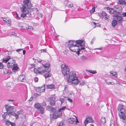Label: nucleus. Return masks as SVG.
Returning a JSON list of instances; mask_svg holds the SVG:
<instances>
[{"instance_id":"1","label":"nucleus","mask_w":126,"mask_h":126,"mask_svg":"<svg viewBox=\"0 0 126 126\" xmlns=\"http://www.w3.org/2000/svg\"><path fill=\"white\" fill-rule=\"evenodd\" d=\"M24 5L20 8V10L22 12L21 16L24 18L25 16L32 17L35 15L36 13H34V11H30L29 9L32 7L31 2L29 0H25L23 1Z\"/></svg>"},{"instance_id":"2","label":"nucleus","mask_w":126,"mask_h":126,"mask_svg":"<svg viewBox=\"0 0 126 126\" xmlns=\"http://www.w3.org/2000/svg\"><path fill=\"white\" fill-rule=\"evenodd\" d=\"M75 42V41L69 40L66 43L65 46L66 47H68L70 50L76 52L77 54L79 55L80 54L79 52L81 50H84L85 48L83 47L80 48L79 47L74 44Z\"/></svg>"},{"instance_id":"3","label":"nucleus","mask_w":126,"mask_h":126,"mask_svg":"<svg viewBox=\"0 0 126 126\" xmlns=\"http://www.w3.org/2000/svg\"><path fill=\"white\" fill-rule=\"evenodd\" d=\"M42 65L45 68L40 67L38 69L34 68V72L36 74H43L47 72H49L51 71V69L49 68L50 64L48 62H45L42 64Z\"/></svg>"},{"instance_id":"4","label":"nucleus","mask_w":126,"mask_h":126,"mask_svg":"<svg viewBox=\"0 0 126 126\" xmlns=\"http://www.w3.org/2000/svg\"><path fill=\"white\" fill-rule=\"evenodd\" d=\"M46 103L45 102H43L41 104L38 103H35L34 105V108L37 109L41 114H43L44 113V107H45Z\"/></svg>"},{"instance_id":"5","label":"nucleus","mask_w":126,"mask_h":126,"mask_svg":"<svg viewBox=\"0 0 126 126\" xmlns=\"http://www.w3.org/2000/svg\"><path fill=\"white\" fill-rule=\"evenodd\" d=\"M5 108L7 111V112L8 113V115L9 116L11 115H13L15 116L16 119H18V116L16 113H13L14 111V107H12L8 105L5 106Z\"/></svg>"},{"instance_id":"6","label":"nucleus","mask_w":126,"mask_h":126,"mask_svg":"<svg viewBox=\"0 0 126 126\" xmlns=\"http://www.w3.org/2000/svg\"><path fill=\"white\" fill-rule=\"evenodd\" d=\"M61 68L63 69L62 72L64 76L68 75L69 72V69L68 67L64 64H62L61 65Z\"/></svg>"},{"instance_id":"7","label":"nucleus","mask_w":126,"mask_h":126,"mask_svg":"<svg viewBox=\"0 0 126 126\" xmlns=\"http://www.w3.org/2000/svg\"><path fill=\"white\" fill-rule=\"evenodd\" d=\"M76 74L75 72L73 71H71L69 72L67 75V79L68 82L73 79L75 77H76Z\"/></svg>"},{"instance_id":"8","label":"nucleus","mask_w":126,"mask_h":126,"mask_svg":"<svg viewBox=\"0 0 126 126\" xmlns=\"http://www.w3.org/2000/svg\"><path fill=\"white\" fill-rule=\"evenodd\" d=\"M62 114V112L60 111H56L50 115V117L51 118L55 119L61 116Z\"/></svg>"},{"instance_id":"9","label":"nucleus","mask_w":126,"mask_h":126,"mask_svg":"<svg viewBox=\"0 0 126 126\" xmlns=\"http://www.w3.org/2000/svg\"><path fill=\"white\" fill-rule=\"evenodd\" d=\"M112 16L113 17H115L116 19L118 21H120V22H120L122 19V17L121 16L120 13L116 11V12L114 13V14H113Z\"/></svg>"},{"instance_id":"10","label":"nucleus","mask_w":126,"mask_h":126,"mask_svg":"<svg viewBox=\"0 0 126 126\" xmlns=\"http://www.w3.org/2000/svg\"><path fill=\"white\" fill-rule=\"evenodd\" d=\"M119 115L120 118L122 120V121L124 123L126 122V113L125 112H119Z\"/></svg>"},{"instance_id":"11","label":"nucleus","mask_w":126,"mask_h":126,"mask_svg":"<svg viewBox=\"0 0 126 126\" xmlns=\"http://www.w3.org/2000/svg\"><path fill=\"white\" fill-rule=\"evenodd\" d=\"M83 41L80 40L76 41L75 43H74V44L77 45L78 47L80 48V47H84L85 46V44L84 43H83Z\"/></svg>"},{"instance_id":"12","label":"nucleus","mask_w":126,"mask_h":126,"mask_svg":"<svg viewBox=\"0 0 126 126\" xmlns=\"http://www.w3.org/2000/svg\"><path fill=\"white\" fill-rule=\"evenodd\" d=\"M55 97L54 95L51 96L49 98V101L50 105L51 106H54L55 104Z\"/></svg>"},{"instance_id":"13","label":"nucleus","mask_w":126,"mask_h":126,"mask_svg":"<svg viewBox=\"0 0 126 126\" xmlns=\"http://www.w3.org/2000/svg\"><path fill=\"white\" fill-rule=\"evenodd\" d=\"M45 85L44 84L43 86H41V88L40 87H36L35 89L37 92H39L40 93L44 92L45 91V89L44 87H45Z\"/></svg>"},{"instance_id":"14","label":"nucleus","mask_w":126,"mask_h":126,"mask_svg":"<svg viewBox=\"0 0 126 126\" xmlns=\"http://www.w3.org/2000/svg\"><path fill=\"white\" fill-rule=\"evenodd\" d=\"M69 82H70L71 83L77 85L79 83L80 81L78 79V78L76 77Z\"/></svg>"},{"instance_id":"15","label":"nucleus","mask_w":126,"mask_h":126,"mask_svg":"<svg viewBox=\"0 0 126 126\" xmlns=\"http://www.w3.org/2000/svg\"><path fill=\"white\" fill-rule=\"evenodd\" d=\"M94 122V120H93L91 117H88L86 118L84 122L85 125L86 126V125L89 123H93Z\"/></svg>"},{"instance_id":"16","label":"nucleus","mask_w":126,"mask_h":126,"mask_svg":"<svg viewBox=\"0 0 126 126\" xmlns=\"http://www.w3.org/2000/svg\"><path fill=\"white\" fill-rule=\"evenodd\" d=\"M117 110L118 111L125 112V110L124 108L123 105L122 104H119Z\"/></svg>"},{"instance_id":"17","label":"nucleus","mask_w":126,"mask_h":126,"mask_svg":"<svg viewBox=\"0 0 126 126\" xmlns=\"http://www.w3.org/2000/svg\"><path fill=\"white\" fill-rule=\"evenodd\" d=\"M106 8L107 10H109V12L110 14H113L114 13L116 12V10H114L112 8H110L109 7H107Z\"/></svg>"},{"instance_id":"18","label":"nucleus","mask_w":126,"mask_h":126,"mask_svg":"<svg viewBox=\"0 0 126 126\" xmlns=\"http://www.w3.org/2000/svg\"><path fill=\"white\" fill-rule=\"evenodd\" d=\"M25 76L23 75H20L18 77V81L21 82H23L24 81Z\"/></svg>"},{"instance_id":"19","label":"nucleus","mask_w":126,"mask_h":126,"mask_svg":"<svg viewBox=\"0 0 126 126\" xmlns=\"http://www.w3.org/2000/svg\"><path fill=\"white\" fill-rule=\"evenodd\" d=\"M5 125L9 126H15V124L14 123H12L8 121H6Z\"/></svg>"},{"instance_id":"20","label":"nucleus","mask_w":126,"mask_h":126,"mask_svg":"<svg viewBox=\"0 0 126 126\" xmlns=\"http://www.w3.org/2000/svg\"><path fill=\"white\" fill-rule=\"evenodd\" d=\"M10 59L12 60V59H11L10 58V56H8L7 57L4 58L3 59V62L4 63H6Z\"/></svg>"},{"instance_id":"21","label":"nucleus","mask_w":126,"mask_h":126,"mask_svg":"<svg viewBox=\"0 0 126 126\" xmlns=\"http://www.w3.org/2000/svg\"><path fill=\"white\" fill-rule=\"evenodd\" d=\"M2 18L3 19V20L5 22L8 24H11V21L9 18H6L4 17H2Z\"/></svg>"},{"instance_id":"22","label":"nucleus","mask_w":126,"mask_h":126,"mask_svg":"<svg viewBox=\"0 0 126 126\" xmlns=\"http://www.w3.org/2000/svg\"><path fill=\"white\" fill-rule=\"evenodd\" d=\"M46 109L47 110L52 111H53L55 110V108H53L50 106H48L47 107Z\"/></svg>"},{"instance_id":"23","label":"nucleus","mask_w":126,"mask_h":126,"mask_svg":"<svg viewBox=\"0 0 126 126\" xmlns=\"http://www.w3.org/2000/svg\"><path fill=\"white\" fill-rule=\"evenodd\" d=\"M118 2L120 4L126 5L125 0H119Z\"/></svg>"},{"instance_id":"24","label":"nucleus","mask_w":126,"mask_h":126,"mask_svg":"<svg viewBox=\"0 0 126 126\" xmlns=\"http://www.w3.org/2000/svg\"><path fill=\"white\" fill-rule=\"evenodd\" d=\"M108 14L105 11H102L100 15V16L101 17L103 18L105 16Z\"/></svg>"},{"instance_id":"25","label":"nucleus","mask_w":126,"mask_h":126,"mask_svg":"<svg viewBox=\"0 0 126 126\" xmlns=\"http://www.w3.org/2000/svg\"><path fill=\"white\" fill-rule=\"evenodd\" d=\"M75 121V119L72 118H70L67 120V121L71 124H73Z\"/></svg>"},{"instance_id":"26","label":"nucleus","mask_w":126,"mask_h":126,"mask_svg":"<svg viewBox=\"0 0 126 126\" xmlns=\"http://www.w3.org/2000/svg\"><path fill=\"white\" fill-rule=\"evenodd\" d=\"M14 64L13 63L8 62L7 64V66L8 68H12Z\"/></svg>"},{"instance_id":"27","label":"nucleus","mask_w":126,"mask_h":126,"mask_svg":"<svg viewBox=\"0 0 126 126\" xmlns=\"http://www.w3.org/2000/svg\"><path fill=\"white\" fill-rule=\"evenodd\" d=\"M12 68V70H16L19 69V67H18L17 64H14V66H13Z\"/></svg>"},{"instance_id":"28","label":"nucleus","mask_w":126,"mask_h":126,"mask_svg":"<svg viewBox=\"0 0 126 126\" xmlns=\"http://www.w3.org/2000/svg\"><path fill=\"white\" fill-rule=\"evenodd\" d=\"M68 86L66 85H65V87L63 91V93H65V94H67L68 90L67 88Z\"/></svg>"},{"instance_id":"29","label":"nucleus","mask_w":126,"mask_h":126,"mask_svg":"<svg viewBox=\"0 0 126 126\" xmlns=\"http://www.w3.org/2000/svg\"><path fill=\"white\" fill-rule=\"evenodd\" d=\"M47 73H46L44 75V76L46 79L51 77V74L49 72H47Z\"/></svg>"},{"instance_id":"30","label":"nucleus","mask_w":126,"mask_h":126,"mask_svg":"<svg viewBox=\"0 0 126 126\" xmlns=\"http://www.w3.org/2000/svg\"><path fill=\"white\" fill-rule=\"evenodd\" d=\"M86 71H88L90 73L93 74H95L97 73V71L95 70H86Z\"/></svg>"},{"instance_id":"31","label":"nucleus","mask_w":126,"mask_h":126,"mask_svg":"<svg viewBox=\"0 0 126 126\" xmlns=\"http://www.w3.org/2000/svg\"><path fill=\"white\" fill-rule=\"evenodd\" d=\"M112 24L113 27H115L117 24V21L116 20H114L112 22Z\"/></svg>"},{"instance_id":"32","label":"nucleus","mask_w":126,"mask_h":126,"mask_svg":"<svg viewBox=\"0 0 126 126\" xmlns=\"http://www.w3.org/2000/svg\"><path fill=\"white\" fill-rule=\"evenodd\" d=\"M48 89H52L54 88L55 86L54 85L50 84L48 85H46Z\"/></svg>"},{"instance_id":"33","label":"nucleus","mask_w":126,"mask_h":126,"mask_svg":"<svg viewBox=\"0 0 126 126\" xmlns=\"http://www.w3.org/2000/svg\"><path fill=\"white\" fill-rule=\"evenodd\" d=\"M92 26H95L94 27H96V26H99L100 24L98 23H96L94 22H92Z\"/></svg>"},{"instance_id":"34","label":"nucleus","mask_w":126,"mask_h":126,"mask_svg":"<svg viewBox=\"0 0 126 126\" xmlns=\"http://www.w3.org/2000/svg\"><path fill=\"white\" fill-rule=\"evenodd\" d=\"M101 121L102 124H104L106 122V119L105 117H102L101 119Z\"/></svg>"},{"instance_id":"35","label":"nucleus","mask_w":126,"mask_h":126,"mask_svg":"<svg viewBox=\"0 0 126 126\" xmlns=\"http://www.w3.org/2000/svg\"><path fill=\"white\" fill-rule=\"evenodd\" d=\"M7 115H8V113L6 112H5L4 114L2 115V116L3 118L4 119H5L6 116Z\"/></svg>"},{"instance_id":"36","label":"nucleus","mask_w":126,"mask_h":126,"mask_svg":"<svg viewBox=\"0 0 126 126\" xmlns=\"http://www.w3.org/2000/svg\"><path fill=\"white\" fill-rule=\"evenodd\" d=\"M66 98V97H64V98H61L60 99V101L61 102V104H62L65 100V98Z\"/></svg>"},{"instance_id":"37","label":"nucleus","mask_w":126,"mask_h":126,"mask_svg":"<svg viewBox=\"0 0 126 126\" xmlns=\"http://www.w3.org/2000/svg\"><path fill=\"white\" fill-rule=\"evenodd\" d=\"M66 107L65 106H63L62 108L61 109H59L58 111H60L62 112L61 110H65V109L66 108Z\"/></svg>"},{"instance_id":"38","label":"nucleus","mask_w":126,"mask_h":126,"mask_svg":"<svg viewBox=\"0 0 126 126\" xmlns=\"http://www.w3.org/2000/svg\"><path fill=\"white\" fill-rule=\"evenodd\" d=\"M110 81V79H106L105 80V82H106V83L108 84H111V82Z\"/></svg>"},{"instance_id":"39","label":"nucleus","mask_w":126,"mask_h":126,"mask_svg":"<svg viewBox=\"0 0 126 126\" xmlns=\"http://www.w3.org/2000/svg\"><path fill=\"white\" fill-rule=\"evenodd\" d=\"M95 12V7H93L92 8V9L90 10V12L91 13L94 12Z\"/></svg>"},{"instance_id":"40","label":"nucleus","mask_w":126,"mask_h":126,"mask_svg":"<svg viewBox=\"0 0 126 126\" xmlns=\"http://www.w3.org/2000/svg\"><path fill=\"white\" fill-rule=\"evenodd\" d=\"M105 20H108L109 19V16L107 15L105 16V17L104 18Z\"/></svg>"},{"instance_id":"41","label":"nucleus","mask_w":126,"mask_h":126,"mask_svg":"<svg viewBox=\"0 0 126 126\" xmlns=\"http://www.w3.org/2000/svg\"><path fill=\"white\" fill-rule=\"evenodd\" d=\"M110 76H115V75H116V73L115 72L114 73H112L111 72H110Z\"/></svg>"},{"instance_id":"42","label":"nucleus","mask_w":126,"mask_h":126,"mask_svg":"<svg viewBox=\"0 0 126 126\" xmlns=\"http://www.w3.org/2000/svg\"><path fill=\"white\" fill-rule=\"evenodd\" d=\"M3 68V65L0 62V69Z\"/></svg>"},{"instance_id":"43","label":"nucleus","mask_w":126,"mask_h":126,"mask_svg":"<svg viewBox=\"0 0 126 126\" xmlns=\"http://www.w3.org/2000/svg\"><path fill=\"white\" fill-rule=\"evenodd\" d=\"M22 111L21 110H20V111H17V115H18L22 113Z\"/></svg>"},{"instance_id":"44","label":"nucleus","mask_w":126,"mask_h":126,"mask_svg":"<svg viewBox=\"0 0 126 126\" xmlns=\"http://www.w3.org/2000/svg\"><path fill=\"white\" fill-rule=\"evenodd\" d=\"M110 126H114V123L112 121L110 122Z\"/></svg>"},{"instance_id":"45","label":"nucleus","mask_w":126,"mask_h":126,"mask_svg":"<svg viewBox=\"0 0 126 126\" xmlns=\"http://www.w3.org/2000/svg\"><path fill=\"white\" fill-rule=\"evenodd\" d=\"M41 52H46L47 50L46 49H41Z\"/></svg>"},{"instance_id":"46","label":"nucleus","mask_w":126,"mask_h":126,"mask_svg":"<svg viewBox=\"0 0 126 126\" xmlns=\"http://www.w3.org/2000/svg\"><path fill=\"white\" fill-rule=\"evenodd\" d=\"M67 99L71 103H72V100L69 97L67 98Z\"/></svg>"},{"instance_id":"47","label":"nucleus","mask_w":126,"mask_h":126,"mask_svg":"<svg viewBox=\"0 0 126 126\" xmlns=\"http://www.w3.org/2000/svg\"><path fill=\"white\" fill-rule=\"evenodd\" d=\"M38 79L37 77L35 78L34 79V80L35 82H38Z\"/></svg>"},{"instance_id":"48","label":"nucleus","mask_w":126,"mask_h":126,"mask_svg":"<svg viewBox=\"0 0 126 126\" xmlns=\"http://www.w3.org/2000/svg\"><path fill=\"white\" fill-rule=\"evenodd\" d=\"M67 6L71 8L73 7V5L72 4H70L69 5H67Z\"/></svg>"},{"instance_id":"49","label":"nucleus","mask_w":126,"mask_h":126,"mask_svg":"<svg viewBox=\"0 0 126 126\" xmlns=\"http://www.w3.org/2000/svg\"><path fill=\"white\" fill-rule=\"evenodd\" d=\"M85 84V82H84L82 81L80 83L79 85L80 86H82L83 85Z\"/></svg>"},{"instance_id":"50","label":"nucleus","mask_w":126,"mask_h":126,"mask_svg":"<svg viewBox=\"0 0 126 126\" xmlns=\"http://www.w3.org/2000/svg\"><path fill=\"white\" fill-rule=\"evenodd\" d=\"M122 15L123 17H126V12L123 13L122 14Z\"/></svg>"},{"instance_id":"51","label":"nucleus","mask_w":126,"mask_h":126,"mask_svg":"<svg viewBox=\"0 0 126 126\" xmlns=\"http://www.w3.org/2000/svg\"><path fill=\"white\" fill-rule=\"evenodd\" d=\"M63 122H61L59 124V126H63Z\"/></svg>"},{"instance_id":"52","label":"nucleus","mask_w":126,"mask_h":126,"mask_svg":"<svg viewBox=\"0 0 126 126\" xmlns=\"http://www.w3.org/2000/svg\"><path fill=\"white\" fill-rule=\"evenodd\" d=\"M4 74H7L8 73V71L6 70H4Z\"/></svg>"},{"instance_id":"53","label":"nucleus","mask_w":126,"mask_h":126,"mask_svg":"<svg viewBox=\"0 0 126 126\" xmlns=\"http://www.w3.org/2000/svg\"><path fill=\"white\" fill-rule=\"evenodd\" d=\"M23 49H17L16 50V51L17 52H18L22 50H23Z\"/></svg>"},{"instance_id":"54","label":"nucleus","mask_w":126,"mask_h":126,"mask_svg":"<svg viewBox=\"0 0 126 126\" xmlns=\"http://www.w3.org/2000/svg\"><path fill=\"white\" fill-rule=\"evenodd\" d=\"M17 34L14 32H13L12 33V35L16 36Z\"/></svg>"},{"instance_id":"55","label":"nucleus","mask_w":126,"mask_h":126,"mask_svg":"<svg viewBox=\"0 0 126 126\" xmlns=\"http://www.w3.org/2000/svg\"><path fill=\"white\" fill-rule=\"evenodd\" d=\"M114 7L116 9H118L119 8V6L117 5H115L114 6Z\"/></svg>"},{"instance_id":"56","label":"nucleus","mask_w":126,"mask_h":126,"mask_svg":"<svg viewBox=\"0 0 126 126\" xmlns=\"http://www.w3.org/2000/svg\"><path fill=\"white\" fill-rule=\"evenodd\" d=\"M37 61L38 63H41L42 62H43V60H38Z\"/></svg>"},{"instance_id":"57","label":"nucleus","mask_w":126,"mask_h":126,"mask_svg":"<svg viewBox=\"0 0 126 126\" xmlns=\"http://www.w3.org/2000/svg\"><path fill=\"white\" fill-rule=\"evenodd\" d=\"M33 99V97L32 96L30 98V99L29 100V101H31Z\"/></svg>"},{"instance_id":"58","label":"nucleus","mask_w":126,"mask_h":126,"mask_svg":"<svg viewBox=\"0 0 126 126\" xmlns=\"http://www.w3.org/2000/svg\"><path fill=\"white\" fill-rule=\"evenodd\" d=\"M16 17L17 18H18L19 19H20V18L19 17L17 14L16 15Z\"/></svg>"},{"instance_id":"59","label":"nucleus","mask_w":126,"mask_h":126,"mask_svg":"<svg viewBox=\"0 0 126 126\" xmlns=\"http://www.w3.org/2000/svg\"><path fill=\"white\" fill-rule=\"evenodd\" d=\"M23 54L24 55L26 53V51L25 50H23Z\"/></svg>"},{"instance_id":"60","label":"nucleus","mask_w":126,"mask_h":126,"mask_svg":"<svg viewBox=\"0 0 126 126\" xmlns=\"http://www.w3.org/2000/svg\"><path fill=\"white\" fill-rule=\"evenodd\" d=\"M14 101H15L14 100H13L9 99V100H8V101L13 102Z\"/></svg>"},{"instance_id":"61","label":"nucleus","mask_w":126,"mask_h":126,"mask_svg":"<svg viewBox=\"0 0 126 126\" xmlns=\"http://www.w3.org/2000/svg\"><path fill=\"white\" fill-rule=\"evenodd\" d=\"M34 95H35V96L37 97L39 95H38L37 93H35L34 94Z\"/></svg>"},{"instance_id":"62","label":"nucleus","mask_w":126,"mask_h":126,"mask_svg":"<svg viewBox=\"0 0 126 126\" xmlns=\"http://www.w3.org/2000/svg\"><path fill=\"white\" fill-rule=\"evenodd\" d=\"M31 66L32 67L34 68L35 67V65L33 64H31Z\"/></svg>"},{"instance_id":"63","label":"nucleus","mask_w":126,"mask_h":126,"mask_svg":"<svg viewBox=\"0 0 126 126\" xmlns=\"http://www.w3.org/2000/svg\"><path fill=\"white\" fill-rule=\"evenodd\" d=\"M102 48V47H101L99 48H95V49H99V50H101Z\"/></svg>"},{"instance_id":"64","label":"nucleus","mask_w":126,"mask_h":126,"mask_svg":"<svg viewBox=\"0 0 126 126\" xmlns=\"http://www.w3.org/2000/svg\"><path fill=\"white\" fill-rule=\"evenodd\" d=\"M32 28V27H29V26H28V28H27V27H26V29H31V28Z\"/></svg>"}]
</instances>
